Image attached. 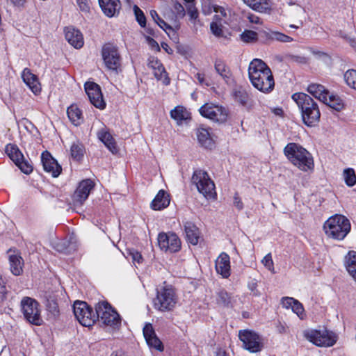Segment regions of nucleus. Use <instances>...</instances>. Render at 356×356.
Masks as SVG:
<instances>
[{
	"instance_id": "57",
	"label": "nucleus",
	"mask_w": 356,
	"mask_h": 356,
	"mask_svg": "<svg viewBox=\"0 0 356 356\" xmlns=\"http://www.w3.org/2000/svg\"><path fill=\"white\" fill-rule=\"evenodd\" d=\"M273 31H260L258 33L259 40H260L262 42H266L267 40H271L270 34H272Z\"/></svg>"
},
{
	"instance_id": "40",
	"label": "nucleus",
	"mask_w": 356,
	"mask_h": 356,
	"mask_svg": "<svg viewBox=\"0 0 356 356\" xmlns=\"http://www.w3.org/2000/svg\"><path fill=\"white\" fill-rule=\"evenodd\" d=\"M240 38L245 43H254L259 40L258 33L252 30H245L240 34Z\"/></svg>"
},
{
	"instance_id": "34",
	"label": "nucleus",
	"mask_w": 356,
	"mask_h": 356,
	"mask_svg": "<svg viewBox=\"0 0 356 356\" xmlns=\"http://www.w3.org/2000/svg\"><path fill=\"white\" fill-rule=\"evenodd\" d=\"M8 258L11 267H18L24 265V260L21 253L15 249H9L7 252Z\"/></svg>"
},
{
	"instance_id": "36",
	"label": "nucleus",
	"mask_w": 356,
	"mask_h": 356,
	"mask_svg": "<svg viewBox=\"0 0 356 356\" xmlns=\"http://www.w3.org/2000/svg\"><path fill=\"white\" fill-rule=\"evenodd\" d=\"M71 156L75 161H80L84 155L85 148L82 143L77 141L76 143H73L71 148Z\"/></svg>"
},
{
	"instance_id": "62",
	"label": "nucleus",
	"mask_w": 356,
	"mask_h": 356,
	"mask_svg": "<svg viewBox=\"0 0 356 356\" xmlns=\"http://www.w3.org/2000/svg\"><path fill=\"white\" fill-rule=\"evenodd\" d=\"M234 205L238 209L241 210L243 208V204L241 202V198L238 197V194L236 193L234 197Z\"/></svg>"
},
{
	"instance_id": "1",
	"label": "nucleus",
	"mask_w": 356,
	"mask_h": 356,
	"mask_svg": "<svg viewBox=\"0 0 356 356\" xmlns=\"http://www.w3.org/2000/svg\"><path fill=\"white\" fill-rule=\"evenodd\" d=\"M248 75L252 86L257 90L264 93L273 90L275 81L272 72L262 60L255 58L250 62Z\"/></svg>"
},
{
	"instance_id": "47",
	"label": "nucleus",
	"mask_w": 356,
	"mask_h": 356,
	"mask_svg": "<svg viewBox=\"0 0 356 356\" xmlns=\"http://www.w3.org/2000/svg\"><path fill=\"white\" fill-rule=\"evenodd\" d=\"M271 40H277L281 42H290L293 40L292 38L280 32H272L270 34Z\"/></svg>"
},
{
	"instance_id": "22",
	"label": "nucleus",
	"mask_w": 356,
	"mask_h": 356,
	"mask_svg": "<svg viewBox=\"0 0 356 356\" xmlns=\"http://www.w3.org/2000/svg\"><path fill=\"white\" fill-rule=\"evenodd\" d=\"M78 248V243L74 237L70 240H62L55 245L56 251L68 254L75 252Z\"/></svg>"
},
{
	"instance_id": "33",
	"label": "nucleus",
	"mask_w": 356,
	"mask_h": 356,
	"mask_svg": "<svg viewBox=\"0 0 356 356\" xmlns=\"http://www.w3.org/2000/svg\"><path fill=\"white\" fill-rule=\"evenodd\" d=\"M170 116L178 123L190 118V113L181 106H177L170 111Z\"/></svg>"
},
{
	"instance_id": "12",
	"label": "nucleus",
	"mask_w": 356,
	"mask_h": 356,
	"mask_svg": "<svg viewBox=\"0 0 356 356\" xmlns=\"http://www.w3.org/2000/svg\"><path fill=\"white\" fill-rule=\"evenodd\" d=\"M102 56L108 70L118 72L121 66V56L117 46L112 43L104 44L102 48Z\"/></svg>"
},
{
	"instance_id": "41",
	"label": "nucleus",
	"mask_w": 356,
	"mask_h": 356,
	"mask_svg": "<svg viewBox=\"0 0 356 356\" xmlns=\"http://www.w3.org/2000/svg\"><path fill=\"white\" fill-rule=\"evenodd\" d=\"M346 83L351 88L356 90V70H349L344 74Z\"/></svg>"
},
{
	"instance_id": "32",
	"label": "nucleus",
	"mask_w": 356,
	"mask_h": 356,
	"mask_svg": "<svg viewBox=\"0 0 356 356\" xmlns=\"http://www.w3.org/2000/svg\"><path fill=\"white\" fill-rule=\"evenodd\" d=\"M214 67L216 72L226 81L230 79L232 72L229 67L222 60H216L215 61Z\"/></svg>"
},
{
	"instance_id": "58",
	"label": "nucleus",
	"mask_w": 356,
	"mask_h": 356,
	"mask_svg": "<svg viewBox=\"0 0 356 356\" xmlns=\"http://www.w3.org/2000/svg\"><path fill=\"white\" fill-rule=\"evenodd\" d=\"M248 287L253 293V296H259L261 295L260 292L257 289V283L254 280L248 283Z\"/></svg>"
},
{
	"instance_id": "6",
	"label": "nucleus",
	"mask_w": 356,
	"mask_h": 356,
	"mask_svg": "<svg viewBox=\"0 0 356 356\" xmlns=\"http://www.w3.org/2000/svg\"><path fill=\"white\" fill-rule=\"evenodd\" d=\"M238 337L243 343V348L250 353H257L264 348L263 337L254 330L248 329L240 330Z\"/></svg>"
},
{
	"instance_id": "13",
	"label": "nucleus",
	"mask_w": 356,
	"mask_h": 356,
	"mask_svg": "<svg viewBox=\"0 0 356 356\" xmlns=\"http://www.w3.org/2000/svg\"><path fill=\"white\" fill-rule=\"evenodd\" d=\"M199 112L202 116L220 123L225 122L228 116L225 107L213 103L204 104L200 108Z\"/></svg>"
},
{
	"instance_id": "35",
	"label": "nucleus",
	"mask_w": 356,
	"mask_h": 356,
	"mask_svg": "<svg viewBox=\"0 0 356 356\" xmlns=\"http://www.w3.org/2000/svg\"><path fill=\"white\" fill-rule=\"evenodd\" d=\"M6 152L9 158L16 164L23 159V154L19 148L14 145H8L6 147Z\"/></svg>"
},
{
	"instance_id": "45",
	"label": "nucleus",
	"mask_w": 356,
	"mask_h": 356,
	"mask_svg": "<svg viewBox=\"0 0 356 356\" xmlns=\"http://www.w3.org/2000/svg\"><path fill=\"white\" fill-rule=\"evenodd\" d=\"M345 267H356V251L350 250L344 258Z\"/></svg>"
},
{
	"instance_id": "50",
	"label": "nucleus",
	"mask_w": 356,
	"mask_h": 356,
	"mask_svg": "<svg viewBox=\"0 0 356 356\" xmlns=\"http://www.w3.org/2000/svg\"><path fill=\"white\" fill-rule=\"evenodd\" d=\"M292 311L296 313L301 319H303L305 314L304 313L305 309L302 305L297 300H295V302L291 308Z\"/></svg>"
},
{
	"instance_id": "25",
	"label": "nucleus",
	"mask_w": 356,
	"mask_h": 356,
	"mask_svg": "<svg viewBox=\"0 0 356 356\" xmlns=\"http://www.w3.org/2000/svg\"><path fill=\"white\" fill-rule=\"evenodd\" d=\"M151 67L154 69V76L157 80L162 81L163 83L165 86H168L170 83V79L168 76V73L166 72L165 67L163 64L160 63L158 60L155 61H152Z\"/></svg>"
},
{
	"instance_id": "20",
	"label": "nucleus",
	"mask_w": 356,
	"mask_h": 356,
	"mask_svg": "<svg viewBox=\"0 0 356 356\" xmlns=\"http://www.w3.org/2000/svg\"><path fill=\"white\" fill-rule=\"evenodd\" d=\"M99 3L104 13L110 17L115 16L121 8L119 0H99Z\"/></svg>"
},
{
	"instance_id": "49",
	"label": "nucleus",
	"mask_w": 356,
	"mask_h": 356,
	"mask_svg": "<svg viewBox=\"0 0 356 356\" xmlns=\"http://www.w3.org/2000/svg\"><path fill=\"white\" fill-rule=\"evenodd\" d=\"M15 165L19 167L22 172L26 175L31 173L33 170L32 165L29 164L28 161H25L24 157L22 160L19 161V162H17V163H16Z\"/></svg>"
},
{
	"instance_id": "27",
	"label": "nucleus",
	"mask_w": 356,
	"mask_h": 356,
	"mask_svg": "<svg viewBox=\"0 0 356 356\" xmlns=\"http://www.w3.org/2000/svg\"><path fill=\"white\" fill-rule=\"evenodd\" d=\"M186 238L192 245H197L199 241V229L191 222H186L184 225Z\"/></svg>"
},
{
	"instance_id": "21",
	"label": "nucleus",
	"mask_w": 356,
	"mask_h": 356,
	"mask_svg": "<svg viewBox=\"0 0 356 356\" xmlns=\"http://www.w3.org/2000/svg\"><path fill=\"white\" fill-rule=\"evenodd\" d=\"M24 83L30 88L34 94L40 92V86L36 75L32 74L29 69L25 68L22 74Z\"/></svg>"
},
{
	"instance_id": "24",
	"label": "nucleus",
	"mask_w": 356,
	"mask_h": 356,
	"mask_svg": "<svg viewBox=\"0 0 356 356\" xmlns=\"http://www.w3.org/2000/svg\"><path fill=\"white\" fill-rule=\"evenodd\" d=\"M169 204V195L164 190H160L152 202L151 207L154 210H161L166 208Z\"/></svg>"
},
{
	"instance_id": "16",
	"label": "nucleus",
	"mask_w": 356,
	"mask_h": 356,
	"mask_svg": "<svg viewBox=\"0 0 356 356\" xmlns=\"http://www.w3.org/2000/svg\"><path fill=\"white\" fill-rule=\"evenodd\" d=\"M94 188V183L88 179L81 181L73 195V200L76 205H81L88 197L90 191Z\"/></svg>"
},
{
	"instance_id": "53",
	"label": "nucleus",
	"mask_w": 356,
	"mask_h": 356,
	"mask_svg": "<svg viewBox=\"0 0 356 356\" xmlns=\"http://www.w3.org/2000/svg\"><path fill=\"white\" fill-rule=\"evenodd\" d=\"M173 10L177 17L182 18L185 16V9L180 3L177 1L174 2Z\"/></svg>"
},
{
	"instance_id": "60",
	"label": "nucleus",
	"mask_w": 356,
	"mask_h": 356,
	"mask_svg": "<svg viewBox=\"0 0 356 356\" xmlns=\"http://www.w3.org/2000/svg\"><path fill=\"white\" fill-rule=\"evenodd\" d=\"M261 263L266 267L273 265V261L270 253L267 254L261 260Z\"/></svg>"
},
{
	"instance_id": "44",
	"label": "nucleus",
	"mask_w": 356,
	"mask_h": 356,
	"mask_svg": "<svg viewBox=\"0 0 356 356\" xmlns=\"http://www.w3.org/2000/svg\"><path fill=\"white\" fill-rule=\"evenodd\" d=\"M146 342L149 346L154 348L159 351L161 352L164 350L163 345L161 340L157 337L156 334L147 339Z\"/></svg>"
},
{
	"instance_id": "15",
	"label": "nucleus",
	"mask_w": 356,
	"mask_h": 356,
	"mask_svg": "<svg viewBox=\"0 0 356 356\" xmlns=\"http://www.w3.org/2000/svg\"><path fill=\"white\" fill-rule=\"evenodd\" d=\"M85 90L92 104L99 109L104 108L106 104L99 85L94 82H86Z\"/></svg>"
},
{
	"instance_id": "61",
	"label": "nucleus",
	"mask_w": 356,
	"mask_h": 356,
	"mask_svg": "<svg viewBox=\"0 0 356 356\" xmlns=\"http://www.w3.org/2000/svg\"><path fill=\"white\" fill-rule=\"evenodd\" d=\"M76 2L81 10L85 12L88 11L90 7L88 0H76Z\"/></svg>"
},
{
	"instance_id": "42",
	"label": "nucleus",
	"mask_w": 356,
	"mask_h": 356,
	"mask_svg": "<svg viewBox=\"0 0 356 356\" xmlns=\"http://www.w3.org/2000/svg\"><path fill=\"white\" fill-rule=\"evenodd\" d=\"M215 263V267H230L229 256L225 252H222L216 259Z\"/></svg>"
},
{
	"instance_id": "64",
	"label": "nucleus",
	"mask_w": 356,
	"mask_h": 356,
	"mask_svg": "<svg viewBox=\"0 0 356 356\" xmlns=\"http://www.w3.org/2000/svg\"><path fill=\"white\" fill-rule=\"evenodd\" d=\"M276 329H277V331L280 333V334H284V333H286V331H287V327L285 325V323H282L281 322H278L276 325Z\"/></svg>"
},
{
	"instance_id": "14",
	"label": "nucleus",
	"mask_w": 356,
	"mask_h": 356,
	"mask_svg": "<svg viewBox=\"0 0 356 356\" xmlns=\"http://www.w3.org/2000/svg\"><path fill=\"white\" fill-rule=\"evenodd\" d=\"M158 243L161 250L170 252H178L181 248V241L175 233H160L158 236Z\"/></svg>"
},
{
	"instance_id": "29",
	"label": "nucleus",
	"mask_w": 356,
	"mask_h": 356,
	"mask_svg": "<svg viewBox=\"0 0 356 356\" xmlns=\"http://www.w3.org/2000/svg\"><path fill=\"white\" fill-rule=\"evenodd\" d=\"M98 138L105 145V146L112 152H117L115 142L111 134L106 129H102L97 133Z\"/></svg>"
},
{
	"instance_id": "48",
	"label": "nucleus",
	"mask_w": 356,
	"mask_h": 356,
	"mask_svg": "<svg viewBox=\"0 0 356 356\" xmlns=\"http://www.w3.org/2000/svg\"><path fill=\"white\" fill-rule=\"evenodd\" d=\"M234 97L236 102L245 106L247 104L248 100V95L244 90H236Z\"/></svg>"
},
{
	"instance_id": "30",
	"label": "nucleus",
	"mask_w": 356,
	"mask_h": 356,
	"mask_svg": "<svg viewBox=\"0 0 356 356\" xmlns=\"http://www.w3.org/2000/svg\"><path fill=\"white\" fill-rule=\"evenodd\" d=\"M197 137L199 143L205 148L212 149L214 143L211 138L209 130L204 128H199L197 130Z\"/></svg>"
},
{
	"instance_id": "23",
	"label": "nucleus",
	"mask_w": 356,
	"mask_h": 356,
	"mask_svg": "<svg viewBox=\"0 0 356 356\" xmlns=\"http://www.w3.org/2000/svg\"><path fill=\"white\" fill-rule=\"evenodd\" d=\"M245 4L252 10L259 13H268L271 10L270 0H242Z\"/></svg>"
},
{
	"instance_id": "19",
	"label": "nucleus",
	"mask_w": 356,
	"mask_h": 356,
	"mask_svg": "<svg viewBox=\"0 0 356 356\" xmlns=\"http://www.w3.org/2000/svg\"><path fill=\"white\" fill-rule=\"evenodd\" d=\"M43 298L47 311L54 316L59 314V308L57 302V296L53 291L47 290L43 293Z\"/></svg>"
},
{
	"instance_id": "26",
	"label": "nucleus",
	"mask_w": 356,
	"mask_h": 356,
	"mask_svg": "<svg viewBox=\"0 0 356 356\" xmlns=\"http://www.w3.org/2000/svg\"><path fill=\"white\" fill-rule=\"evenodd\" d=\"M307 92L323 102L327 101L329 91L321 84L312 83L309 85Z\"/></svg>"
},
{
	"instance_id": "38",
	"label": "nucleus",
	"mask_w": 356,
	"mask_h": 356,
	"mask_svg": "<svg viewBox=\"0 0 356 356\" xmlns=\"http://www.w3.org/2000/svg\"><path fill=\"white\" fill-rule=\"evenodd\" d=\"M343 177L346 184L352 187L356 184V174L353 168H346L343 172Z\"/></svg>"
},
{
	"instance_id": "39",
	"label": "nucleus",
	"mask_w": 356,
	"mask_h": 356,
	"mask_svg": "<svg viewBox=\"0 0 356 356\" xmlns=\"http://www.w3.org/2000/svg\"><path fill=\"white\" fill-rule=\"evenodd\" d=\"M150 15L154 19V22L163 30H164L168 34V31H173L172 26L167 24L163 19H162L157 12L154 10L150 11Z\"/></svg>"
},
{
	"instance_id": "9",
	"label": "nucleus",
	"mask_w": 356,
	"mask_h": 356,
	"mask_svg": "<svg viewBox=\"0 0 356 356\" xmlns=\"http://www.w3.org/2000/svg\"><path fill=\"white\" fill-rule=\"evenodd\" d=\"M73 312L76 318L83 326L90 327L95 323L96 309L94 311L87 302L75 301Z\"/></svg>"
},
{
	"instance_id": "37",
	"label": "nucleus",
	"mask_w": 356,
	"mask_h": 356,
	"mask_svg": "<svg viewBox=\"0 0 356 356\" xmlns=\"http://www.w3.org/2000/svg\"><path fill=\"white\" fill-rule=\"evenodd\" d=\"M324 103L337 111H341L343 108L342 99L339 97L334 95L329 94L327 101Z\"/></svg>"
},
{
	"instance_id": "5",
	"label": "nucleus",
	"mask_w": 356,
	"mask_h": 356,
	"mask_svg": "<svg viewBox=\"0 0 356 356\" xmlns=\"http://www.w3.org/2000/svg\"><path fill=\"white\" fill-rule=\"evenodd\" d=\"M95 323H99L112 327H118L121 318L116 310L107 301H101L95 305Z\"/></svg>"
},
{
	"instance_id": "2",
	"label": "nucleus",
	"mask_w": 356,
	"mask_h": 356,
	"mask_svg": "<svg viewBox=\"0 0 356 356\" xmlns=\"http://www.w3.org/2000/svg\"><path fill=\"white\" fill-rule=\"evenodd\" d=\"M291 98L300 110L304 124L307 127H314L317 124L321 117L317 103L304 92H296Z\"/></svg>"
},
{
	"instance_id": "56",
	"label": "nucleus",
	"mask_w": 356,
	"mask_h": 356,
	"mask_svg": "<svg viewBox=\"0 0 356 356\" xmlns=\"http://www.w3.org/2000/svg\"><path fill=\"white\" fill-rule=\"evenodd\" d=\"M5 284L3 280L0 277V302L4 301L6 298L7 291Z\"/></svg>"
},
{
	"instance_id": "18",
	"label": "nucleus",
	"mask_w": 356,
	"mask_h": 356,
	"mask_svg": "<svg viewBox=\"0 0 356 356\" xmlns=\"http://www.w3.org/2000/svg\"><path fill=\"white\" fill-rule=\"evenodd\" d=\"M65 37L66 40L75 49L81 48L84 44L81 32L74 28L67 27L65 29Z\"/></svg>"
},
{
	"instance_id": "51",
	"label": "nucleus",
	"mask_w": 356,
	"mask_h": 356,
	"mask_svg": "<svg viewBox=\"0 0 356 356\" xmlns=\"http://www.w3.org/2000/svg\"><path fill=\"white\" fill-rule=\"evenodd\" d=\"M210 29L213 35L217 37H221L223 35L222 26L216 22H212L210 24Z\"/></svg>"
},
{
	"instance_id": "11",
	"label": "nucleus",
	"mask_w": 356,
	"mask_h": 356,
	"mask_svg": "<svg viewBox=\"0 0 356 356\" xmlns=\"http://www.w3.org/2000/svg\"><path fill=\"white\" fill-rule=\"evenodd\" d=\"M307 339L317 346L330 347L337 341V337L326 329L323 330H312L305 333Z\"/></svg>"
},
{
	"instance_id": "4",
	"label": "nucleus",
	"mask_w": 356,
	"mask_h": 356,
	"mask_svg": "<svg viewBox=\"0 0 356 356\" xmlns=\"http://www.w3.org/2000/svg\"><path fill=\"white\" fill-rule=\"evenodd\" d=\"M326 235L334 239L341 240L350 230V223L348 218L342 215L330 217L323 226Z\"/></svg>"
},
{
	"instance_id": "28",
	"label": "nucleus",
	"mask_w": 356,
	"mask_h": 356,
	"mask_svg": "<svg viewBox=\"0 0 356 356\" xmlns=\"http://www.w3.org/2000/svg\"><path fill=\"white\" fill-rule=\"evenodd\" d=\"M234 302L235 300L232 295L228 293L225 289H220L216 293V302L218 305L229 308L234 307Z\"/></svg>"
},
{
	"instance_id": "10",
	"label": "nucleus",
	"mask_w": 356,
	"mask_h": 356,
	"mask_svg": "<svg viewBox=\"0 0 356 356\" xmlns=\"http://www.w3.org/2000/svg\"><path fill=\"white\" fill-rule=\"evenodd\" d=\"M39 306V303L35 300L29 297H24L21 301V307L24 318L35 325H41L43 323Z\"/></svg>"
},
{
	"instance_id": "46",
	"label": "nucleus",
	"mask_w": 356,
	"mask_h": 356,
	"mask_svg": "<svg viewBox=\"0 0 356 356\" xmlns=\"http://www.w3.org/2000/svg\"><path fill=\"white\" fill-rule=\"evenodd\" d=\"M134 11L136 16V21L138 22L141 27L146 26V17L144 13L137 6H134Z\"/></svg>"
},
{
	"instance_id": "59",
	"label": "nucleus",
	"mask_w": 356,
	"mask_h": 356,
	"mask_svg": "<svg viewBox=\"0 0 356 356\" xmlns=\"http://www.w3.org/2000/svg\"><path fill=\"white\" fill-rule=\"evenodd\" d=\"M295 300L293 298L291 297H283L282 298V304L283 307L286 308H292V306L293 305L295 302Z\"/></svg>"
},
{
	"instance_id": "63",
	"label": "nucleus",
	"mask_w": 356,
	"mask_h": 356,
	"mask_svg": "<svg viewBox=\"0 0 356 356\" xmlns=\"http://www.w3.org/2000/svg\"><path fill=\"white\" fill-rule=\"evenodd\" d=\"M216 270L223 278H227L230 275V268H216Z\"/></svg>"
},
{
	"instance_id": "8",
	"label": "nucleus",
	"mask_w": 356,
	"mask_h": 356,
	"mask_svg": "<svg viewBox=\"0 0 356 356\" xmlns=\"http://www.w3.org/2000/svg\"><path fill=\"white\" fill-rule=\"evenodd\" d=\"M176 304L175 293L170 286L157 289V296L154 300V307L161 312L172 310Z\"/></svg>"
},
{
	"instance_id": "7",
	"label": "nucleus",
	"mask_w": 356,
	"mask_h": 356,
	"mask_svg": "<svg viewBox=\"0 0 356 356\" xmlns=\"http://www.w3.org/2000/svg\"><path fill=\"white\" fill-rule=\"evenodd\" d=\"M192 182L206 198H212L216 195L215 184L207 172L201 170H195L192 177Z\"/></svg>"
},
{
	"instance_id": "3",
	"label": "nucleus",
	"mask_w": 356,
	"mask_h": 356,
	"mask_svg": "<svg viewBox=\"0 0 356 356\" xmlns=\"http://www.w3.org/2000/svg\"><path fill=\"white\" fill-rule=\"evenodd\" d=\"M283 152L287 159L300 170L307 171L314 168L312 154L300 144L289 143Z\"/></svg>"
},
{
	"instance_id": "55",
	"label": "nucleus",
	"mask_w": 356,
	"mask_h": 356,
	"mask_svg": "<svg viewBox=\"0 0 356 356\" xmlns=\"http://www.w3.org/2000/svg\"><path fill=\"white\" fill-rule=\"evenodd\" d=\"M188 14L191 20H195L198 17V12L196 9L194 3L188 4L187 6Z\"/></svg>"
},
{
	"instance_id": "52",
	"label": "nucleus",
	"mask_w": 356,
	"mask_h": 356,
	"mask_svg": "<svg viewBox=\"0 0 356 356\" xmlns=\"http://www.w3.org/2000/svg\"><path fill=\"white\" fill-rule=\"evenodd\" d=\"M143 331L144 337L146 341L156 334L152 325L149 323L145 325Z\"/></svg>"
},
{
	"instance_id": "31",
	"label": "nucleus",
	"mask_w": 356,
	"mask_h": 356,
	"mask_svg": "<svg viewBox=\"0 0 356 356\" xmlns=\"http://www.w3.org/2000/svg\"><path fill=\"white\" fill-rule=\"evenodd\" d=\"M67 116L75 126L80 125L83 122L82 113L76 105H71L67 110Z\"/></svg>"
},
{
	"instance_id": "54",
	"label": "nucleus",
	"mask_w": 356,
	"mask_h": 356,
	"mask_svg": "<svg viewBox=\"0 0 356 356\" xmlns=\"http://www.w3.org/2000/svg\"><path fill=\"white\" fill-rule=\"evenodd\" d=\"M289 60L291 62L297 63L298 64H307L309 62V58L299 55H289Z\"/></svg>"
},
{
	"instance_id": "43",
	"label": "nucleus",
	"mask_w": 356,
	"mask_h": 356,
	"mask_svg": "<svg viewBox=\"0 0 356 356\" xmlns=\"http://www.w3.org/2000/svg\"><path fill=\"white\" fill-rule=\"evenodd\" d=\"M127 257L129 259L132 260V262L135 266L140 265L143 261V258L140 252L134 249L130 250L129 251Z\"/></svg>"
},
{
	"instance_id": "17",
	"label": "nucleus",
	"mask_w": 356,
	"mask_h": 356,
	"mask_svg": "<svg viewBox=\"0 0 356 356\" xmlns=\"http://www.w3.org/2000/svg\"><path fill=\"white\" fill-rule=\"evenodd\" d=\"M41 162L44 170L47 172L51 173L54 177H58L61 173V166L48 151H44L42 153Z\"/></svg>"
}]
</instances>
